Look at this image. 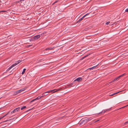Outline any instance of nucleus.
<instances>
[{"label":"nucleus","mask_w":128,"mask_h":128,"mask_svg":"<svg viewBox=\"0 0 128 128\" xmlns=\"http://www.w3.org/2000/svg\"><path fill=\"white\" fill-rule=\"evenodd\" d=\"M92 119L91 117L87 118H86L83 120H82L81 122L80 123V124L81 125L83 124H84L86 123L87 122L90 121Z\"/></svg>","instance_id":"obj_1"},{"label":"nucleus","mask_w":128,"mask_h":128,"mask_svg":"<svg viewBox=\"0 0 128 128\" xmlns=\"http://www.w3.org/2000/svg\"><path fill=\"white\" fill-rule=\"evenodd\" d=\"M110 108L107 109H106V110H103L101 112L99 113H98L97 114H98V115L100 114H104L108 110H110Z\"/></svg>","instance_id":"obj_2"},{"label":"nucleus","mask_w":128,"mask_h":128,"mask_svg":"<svg viewBox=\"0 0 128 128\" xmlns=\"http://www.w3.org/2000/svg\"><path fill=\"white\" fill-rule=\"evenodd\" d=\"M20 107H18L17 108H15L14 110L11 112V114H12L13 113L17 111H18L20 109Z\"/></svg>","instance_id":"obj_3"},{"label":"nucleus","mask_w":128,"mask_h":128,"mask_svg":"<svg viewBox=\"0 0 128 128\" xmlns=\"http://www.w3.org/2000/svg\"><path fill=\"white\" fill-rule=\"evenodd\" d=\"M59 90V89L58 90H48V94L50 93H54L55 92H57Z\"/></svg>","instance_id":"obj_4"},{"label":"nucleus","mask_w":128,"mask_h":128,"mask_svg":"<svg viewBox=\"0 0 128 128\" xmlns=\"http://www.w3.org/2000/svg\"><path fill=\"white\" fill-rule=\"evenodd\" d=\"M40 34L37 35L36 36H34L33 38V39L34 40H35L38 39V38H40Z\"/></svg>","instance_id":"obj_5"},{"label":"nucleus","mask_w":128,"mask_h":128,"mask_svg":"<svg viewBox=\"0 0 128 128\" xmlns=\"http://www.w3.org/2000/svg\"><path fill=\"white\" fill-rule=\"evenodd\" d=\"M43 96H38V97H37V98H36L35 99H34L33 100L31 101L30 102V103H31V102H33L34 101H35L36 100H38L41 98Z\"/></svg>","instance_id":"obj_6"},{"label":"nucleus","mask_w":128,"mask_h":128,"mask_svg":"<svg viewBox=\"0 0 128 128\" xmlns=\"http://www.w3.org/2000/svg\"><path fill=\"white\" fill-rule=\"evenodd\" d=\"M25 89H26L25 88H24L20 90L17 91L18 94H19L21 92L24 91L25 90Z\"/></svg>","instance_id":"obj_7"},{"label":"nucleus","mask_w":128,"mask_h":128,"mask_svg":"<svg viewBox=\"0 0 128 128\" xmlns=\"http://www.w3.org/2000/svg\"><path fill=\"white\" fill-rule=\"evenodd\" d=\"M82 80V78L79 77L77 78L76 80H75L74 81V82L76 81H77L78 82L81 81Z\"/></svg>","instance_id":"obj_8"},{"label":"nucleus","mask_w":128,"mask_h":128,"mask_svg":"<svg viewBox=\"0 0 128 128\" xmlns=\"http://www.w3.org/2000/svg\"><path fill=\"white\" fill-rule=\"evenodd\" d=\"M88 14H87L84 16L82 18L79 19L78 21L77 22L78 23L79 22L81 21Z\"/></svg>","instance_id":"obj_9"},{"label":"nucleus","mask_w":128,"mask_h":128,"mask_svg":"<svg viewBox=\"0 0 128 128\" xmlns=\"http://www.w3.org/2000/svg\"><path fill=\"white\" fill-rule=\"evenodd\" d=\"M120 78V76H119L117 77L116 78H115L112 81H111L109 83V84H110V83H112V82H113L115 81L116 80L118 79V78Z\"/></svg>","instance_id":"obj_10"},{"label":"nucleus","mask_w":128,"mask_h":128,"mask_svg":"<svg viewBox=\"0 0 128 128\" xmlns=\"http://www.w3.org/2000/svg\"><path fill=\"white\" fill-rule=\"evenodd\" d=\"M13 66L12 65L9 68H8V69L6 70L7 72H8L9 71L10 69L11 68H13Z\"/></svg>","instance_id":"obj_11"},{"label":"nucleus","mask_w":128,"mask_h":128,"mask_svg":"<svg viewBox=\"0 0 128 128\" xmlns=\"http://www.w3.org/2000/svg\"><path fill=\"white\" fill-rule=\"evenodd\" d=\"M13 66L12 65L9 68H8V69L6 70L7 72H8L9 71L10 69L11 68H13Z\"/></svg>","instance_id":"obj_12"},{"label":"nucleus","mask_w":128,"mask_h":128,"mask_svg":"<svg viewBox=\"0 0 128 128\" xmlns=\"http://www.w3.org/2000/svg\"><path fill=\"white\" fill-rule=\"evenodd\" d=\"M18 62L17 61L16 62V63L12 64V66H13V67H14L18 64Z\"/></svg>","instance_id":"obj_13"},{"label":"nucleus","mask_w":128,"mask_h":128,"mask_svg":"<svg viewBox=\"0 0 128 128\" xmlns=\"http://www.w3.org/2000/svg\"><path fill=\"white\" fill-rule=\"evenodd\" d=\"M26 70V68H24L23 70V71L22 72V74H23L24 73H25V71Z\"/></svg>","instance_id":"obj_14"},{"label":"nucleus","mask_w":128,"mask_h":128,"mask_svg":"<svg viewBox=\"0 0 128 128\" xmlns=\"http://www.w3.org/2000/svg\"><path fill=\"white\" fill-rule=\"evenodd\" d=\"M97 66H98V65L96 66H94L91 68H90V70H93L94 69V68H96V67Z\"/></svg>","instance_id":"obj_15"},{"label":"nucleus","mask_w":128,"mask_h":128,"mask_svg":"<svg viewBox=\"0 0 128 128\" xmlns=\"http://www.w3.org/2000/svg\"><path fill=\"white\" fill-rule=\"evenodd\" d=\"M17 94H18V93L17 91H16V92H14L13 95L14 96Z\"/></svg>","instance_id":"obj_16"},{"label":"nucleus","mask_w":128,"mask_h":128,"mask_svg":"<svg viewBox=\"0 0 128 128\" xmlns=\"http://www.w3.org/2000/svg\"><path fill=\"white\" fill-rule=\"evenodd\" d=\"M119 92H116L112 94L111 95H110V96H113V95H114L115 94H118V93Z\"/></svg>","instance_id":"obj_17"},{"label":"nucleus","mask_w":128,"mask_h":128,"mask_svg":"<svg viewBox=\"0 0 128 128\" xmlns=\"http://www.w3.org/2000/svg\"><path fill=\"white\" fill-rule=\"evenodd\" d=\"M74 82H73L72 83H71V84H70L68 86V87H69V86H72V85L73 84V83Z\"/></svg>","instance_id":"obj_18"},{"label":"nucleus","mask_w":128,"mask_h":128,"mask_svg":"<svg viewBox=\"0 0 128 128\" xmlns=\"http://www.w3.org/2000/svg\"><path fill=\"white\" fill-rule=\"evenodd\" d=\"M26 106H23V107H22L21 108V110H22L23 109H24L25 108H26Z\"/></svg>","instance_id":"obj_19"},{"label":"nucleus","mask_w":128,"mask_h":128,"mask_svg":"<svg viewBox=\"0 0 128 128\" xmlns=\"http://www.w3.org/2000/svg\"><path fill=\"white\" fill-rule=\"evenodd\" d=\"M12 119H9L8 120L4 121H3L2 122H7L8 121H10Z\"/></svg>","instance_id":"obj_20"},{"label":"nucleus","mask_w":128,"mask_h":128,"mask_svg":"<svg viewBox=\"0 0 128 128\" xmlns=\"http://www.w3.org/2000/svg\"><path fill=\"white\" fill-rule=\"evenodd\" d=\"M32 46V44H30V45H28L26 47H27V48H28L30 46Z\"/></svg>","instance_id":"obj_21"},{"label":"nucleus","mask_w":128,"mask_h":128,"mask_svg":"<svg viewBox=\"0 0 128 128\" xmlns=\"http://www.w3.org/2000/svg\"><path fill=\"white\" fill-rule=\"evenodd\" d=\"M18 118V117H15L14 118H12V119L11 120H16Z\"/></svg>","instance_id":"obj_22"},{"label":"nucleus","mask_w":128,"mask_h":128,"mask_svg":"<svg viewBox=\"0 0 128 128\" xmlns=\"http://www.w3.org/2000/svg\"><path fill=\"white\" fill-rule=\"evenodd\" d=\"M59 0H56V1H55L53 4H55L56 3L58 2V1Z\"/></svg>","instance_id":"obj_23"},{"label":"nucleus","mask_w":128,"mask_h":128,"mask_svg":"<svg viewBox=\"0 0 128 128\" xmlns=\"http://www.w3.org/2000/svg\"><path fill=\"white\" fill-rule=\"evenodd\" d=\"M6 12V10L0 11V13H1L2 12Z\"/></svg>","instance_id":"obj_24"},{"label":"nucleus","mask_w":128,"mask_h":128,"mask_svg":"<svg viewBox=\"0 0 128 128\" xmlns=\"http://www.w3.org/2000/svg\"><path fill=\"white\" fill-rule=\"evenodd\" d=\"M22 62V60H19L18 61H17L18 62V64H19L20 62Z\"/></svg>","instance_id":"obj_25"},{"label":"nucleus","mask_w":128,"mask_h":128,"mask_svg":"<svg viewBox=\"0 0 128 128\" xmlns=\"http://www.w3.org/2000/svg\"><path fill=\"white\" fill-rule=\"evenodd\" d=\"M54 48V47H51L50 48H48V50L52 49H53Z\"/></svg>","instance_id":"obj_26"},{"label":"nucleus","mask_w":128,"mask_h":128,"mask_svg":"<svg viewBox=\"0 0 128 128\" xmlns=\"http://www.w3.org/2000/svg\"><path fill=\"white\" fill-rule=\"evenodd\" d=\"M90 55V54H87V55L85 56H84V58H86V57H87V56H88V55Z\"/></svg>","instance_id":"obj_27"},{"label":"nucleus","mask_w":128,"mask_h":128,"mask_svg":"<svg viewBox=\"0 0 128 128\" xmlns=\"http://www.w3.org/2000/svg\"><path fill=\"white\" fill-rule=\"evenodd\" d=\"M125 74H122L119 76H120V77L123 76Z\"/></svg>","instance_id":"obj_28"},{"label":"nucleus","mask_w":128,"mask_h":128,"mask_svg":"<svg viewBox=\"0 0 128 128\" xmlns=\"http://www.w3.org/2000/svg\"><path fill=\"white\" fill-rule=\"evenodd\" d=\"M110 23V22H106V24L107 25H108V24Z\"/></svg>","instance_id":"obj_29"},{"label":"nucleus","mask_w":128,"mask_h":128,"mask_svg":"<svg viewBox=\"0 0 128 128\" xmlns=\"http://www.w3.org/2000/svg\"><path fill=\"white\" fill-rule=\"evenodd\" d=\"M125 12H128V8H127L126 10H125Z\"/></svg>","instance_id":"obj_30"},{"label":"nucleus","mask_w":128,"mask_h":128,"mask_svg":"<svg viewBox=\"0 0 128 128\" xmlns=\"http://www.w3.org/2000/svg\"><path fill=\"white\" fill-rule=\"evenodd\" d=\"M7 114L5 115H4V116H3L2 117V118H0V120L1 119H2V118H3L5 116H6Z\"/></svg>","instance_id":"obj_31"},{"label":"nucleus","mask_w":128,"mask_h":128,"mask_svg":"<svg viewBox=\"0 0 128 128\" xmlns=\"http://www.w3.org/2000/svg\"><path fill=\"white\" fill-rule=\"evenodd\" d=\"M48 92H45V93H44L43 94V95H45V94L46 93Z\"/></svg>","instance_id":"obj_32"},{"label":"nucleus","mask_w":128,"mask_h":128,"mask_svg":"<svg viewBox=\"0 0 128 128\" xmlns=\"http://www.w3.org/2000/svg\"><path fill=\"white\" fill-rule=\"evenodd\" d=\"M84 57H82V58L81 59H82V60H83V59H84Z\"/></svg>","instance_id":"obj_33"},{"label":"nucleus","mask_w":128,"mask_h":128,"mask_svg":"<svg viewBox=\"0 0 128 128\" xmlns=\"http://www.w3.org/2000/svg\"><path fill=\"white\" fill-rule=\"evenodd\" d=\"M128 123V121L125 122V124H126Z\"/></svg>","instance_id":"obj_34"},{"label":"nucleus","mask_w":128,"mask_h":128,"mask_svg":"<svg viewBox=\"0 0 128 128\" xmlns=\"http://www.w3.org/2000/svg\"><path fill=\"white\" fill-rule=\"evenodd\" d=\"M24 0H21V1H24Z\"/></svg>","instance_id":"obj_35"},{"label":"nucleus","mask_w":128,"mask_h":128,"mask_svg":"<svg viewBox=\"0 0 128 128\" xmlns=\"http://www.w3.org/2000/svg\"><path fill=\"white\" fill-rule=\"evenodd\" d=\"M46 50H47V49H48V48H46Z\"/></svg>","instance_id":"obj_36"},{"label":"nucleus","mask_w":128,"mask_h":128,"mask_svg":"<svg viewBox=\"0 0 128 128\" xmlns=\"http://www.w3.org/2000/svg\"><path fill=\"white\" fill-rule=\"evenodd\" d=\"M50 53H48V54H50Z\"/></svg>","instance_id":"obj_37"}]
</instances>
